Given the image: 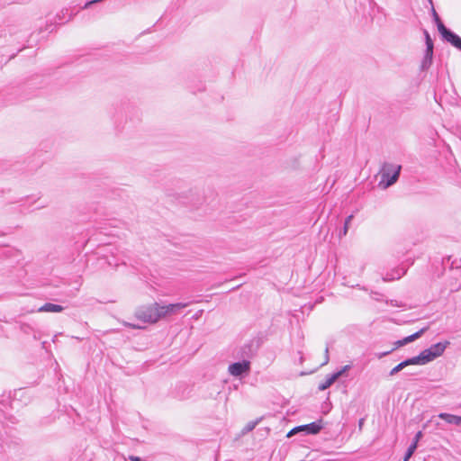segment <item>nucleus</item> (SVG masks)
Wrapping results in <instances>:
<instances>
[{
	"mask_svg": "<svg viewBox=\"0 0 461 461\" xmlns=\"http://www.w3.org/2000/svg\"><path fill=\"white\" fill-rule=\"evenodd\" d=\"M438 418L445 420L449 424L461 425V417L454 414L441 412L438 414Z\"/></svg>",
	"mask_w": 461,
	"mask_h": 461,
	"instance_id": "f8f14e48",
	"label": "nucleus"
},
{
	"mask_svg": "<svg viewBox=\"0 0 461 461\" xmlns=\"http://www.w3.org/2000/svg\"><path fill=\"white\" fill-rule=\"evenodd\" d=\"M340 377V373H334L327 375L325 380L318 385L320 391L328 389L337 379Z\"/></svg>",
	"mask_w": 461,
	"mask_h": 461,
	"instance_id": "1a4fd4ad",
	"label": "nucleus"
},
{
	"mask_svg": "<svg viewBox=\"0 0 461 461\" xmlns=\"http://www.w3.org/2000/svg\"><path fill=\"white\" fill-rule=\"evenodd\" d=\"M329 362V348L326 347L325 348V361L323 363V365L327 364Z\"/></svg>",
	"mask_w": 461,
	"mask_h": 461,
	"instance_id": "aec40b11",
	"label": "nucleus"
},
{
	"mask_svg": "<svg viewBox=\"0 0 461 461\" xmlns=\"http://www.w3.org/2000/svg\"><path fill=\"white\" fill-rule=\"evenodd\" d=\"M189 305L188 303H170L167 305L159 304L160 319L166 318L176 314L181 309H184Z\"/></svg>",
	"mask_w": 461,
	"mask_h": 461,
	"instance_id": "39448f33",
	"label": "nucleus"
},
{
	"mask_svg": "<svg viewBox=\"0 0 461 461\" xmlns=\"http://www.w3.org/2000/svg\"><path fill=\"white\" fill-rule=\"evenodd\" d=\"M459 50H461V49Z\"/></svg>",
	"mask_w": 461,
	"mask_h": 461,
	"instance_id": "a878e982",
	"label": "nucleus"
},
{
	"mask_svg": "<svg viewBox=\"0 0 461 461\" xmlns=\"http://www.w3.org/2000/svg\"><path fill=\"white\" fill-rule=\"evenodd\" d=\"M257 424H258V420L248 422L242 429V434H246V433H249L251 430H253Z\"/></svg>",
	"mask_w": 461,
	"mask_h": 461,
	"instance_id": "dca6fc26",
	"label": "nucleus"
},
{
	"mask_svg": "<svg viewBox=\"0 0 461 461\" xmlns=\"http://www.w3.org/2000/svg\"><path fill=\"white\" fill-rule=\"evenodd\" d=\"M438 30L441 36L449 43H451L454 47L460 50L461 49V37L448 30L444 23L441 22L436 23Z\"/></svg>",
	"mask_w": 461,
	"mask_h": 461,
	"instance_id": "7ed1b4c3",
	"label": "nucleus"
},
{
	"mask_svg": "<svg viewBox=\"0 0 461 461\" xmlns=\"http://www.w3.org/2000/svg\"><path fill=\"white\" fill-rule=\"evenodd\" d=\"M389 353H390V351H387V352L382 353V354L379 356V357H384V356H386V355H387V354H389Z\"/></svg>",
	"mask_w": 461,
	"mask_h": 461,
	"instance_id": "b1692460",
	"label": "nucleus"
},
{
	"mask_svg": "<svg viewBox=\"0 0 461 461\" xmlns=\"http://www.w3.org/2000/svg\"><path fill=\"white\" fill-rule=\"evenodd\" d=\"M429 3H430V5H431V14H432L433 20H434L435 23H438L441 22V20H440V18H439L438 14H437V12H436V10H435V8H434V6H433L432 0H429Z\"/></svg>",
	"mask_w": 461,
	"mask_h": 461,
	"instance_id": "a211bd4d",
	"label": "nucleus"
},
{
	"mask_svg": "<svg viewBox=\"0 0 461 461\" xmlns=\"http://www.w3.org/2000/svg\"><path fill=\"white\" fill-rule=\"evenodd\" d=\"M404 345H405V344L402 342V339L397 340V341L395 342V348H399V347H402V346H404Z\"/></svg>",
	"mask_w": 461,
	"mask_h": 461,
	"instance_id": "5701e85b",
	"label": "nucleus"
},
{
	"mask_svg": "<svg viewBox=\"0 0 461 461\" xmlns=\"http://www.w3.org/2000/svg\"><path fill=\"white\" fill-rule=\"evenodd\" d=\"M349 368V366H345L342 367L341 370L338 371L337 373H340V376Z\"/></svg>",
	"mask_w": 461,
	"mask_h": 461,
	"instance_id": "4be33fe9",
	"label": "nucleus"
},
{
	"mask_svg": "<svg viewBox=\"0 0 461 461\" xmlns=\"http://www.w3.org/2000/svg\"><path fill=\"white\" fill-rule=\"evenodd\" d=\"M426 359L425 354L421 351L418 356L404 360V363L406 366L411 365H426L429 363Z\"/></svg>",
	"mask_w": 461,
	"mask_h": 461,
	"instance_id": "9d476101",
	"label": "nucleus"
},
{
	"mask_svg": "<svg viewBox=\"0 0 461 461\" xmlns=\"http://www.w3.org/2000/svg\"><path fill=\"white\" fill-rule=\"evenodd\" d=\"M402 167L391 163H384L381 169V181L379 185L387 188L393 185L399 178Z\"/></svg>",
	"mask_w": 461,
	"mask_h": 461,
	"instance_id": "f03ea898",
	"label": "nucleus"
},
{
	"mask_svg": "<svg viewBox=\"0 0 461 461\" xmlns=\"http://www.w3.org/2000/svg\"><path fill=\"white\" fill-rule=\"evenodd\" d=\"M63 306L61 305H59V304H54V303H46L45 304H43L42 306H41L39 309H38V312H60L63 311Z\"/></svg>",
	"mask_w": 461,
	"mask_h": 461,
	"instance_id": "9b49d317",
	"label": "nucleus"
},
{
	"mask_svg": "<svg viewBox=\"0 0 461 461\" xmlns=\"http://www.w3.org/2000/svg\"><path fill=\"white\" fill-rule=\"evenodd\" d=\"M159 303H154L140 306L135 311V317L147 323H156L160 320Z\"/></svg>",
	"mask_w": 461,
	"mask_h": 461,
	"instance_id": "f257e3e1",
	"label": "nucleus"
},
{
	"mask_svg": "<svg viewBox=\"0 0 461 461\" xmlns=\"http://www.w3.org/2000/svg\"><path fill=\"white\" fill-rule=\"evenodd\" d=\"M416 448H417L416 443H411L409 446V447H408V449H407V451L405 453L404 460L403 461H408L411 457V456L413 455V453L416 450Z\"/></svg>",
	"mask_w": 461,
	"mask_h": 461,
	"instance_id": "4468645a",
	"label": "nucleus"
},
{
	"mask_svg": "<svg viewBox=\"0 0 461 461\" xmlns=\"http://www.w3.org/2000/svg\"><path fill=\"white\" fill-rule=\"evenodd\" d=\"M321 422H322V420H320L318 421H314V422H312V423H309L306 425L295 427L292 430L289 431V433L287 434V437H291L297 431H301V430H305L307 432V434H312V435L317 434L322 429Z\"/></svg>",
	"mask_w": 461,
	"mask_h": 461,
	"instance_id": "423d86ee",
	"label": "nucleus"
},
{
	"mask_svg": "<svg viewBox=\"0 0 461 461\" xmlns=\"http://www.w3.org/2000/svg\"><path fill=\"white\" fill-rule=\"evenodd\" d=\"M353 217H354L353 214H350L349 216H348L346 218L343 230H341V232L339 234L340 236H342V235L345 236L348 233L349 223L352 221Z\"/></svg>",
	"mask_w": 461,
	"mask_h": 461,
	"instance_id": "2eb2a0df",
	"label": "nucleus"
},
{
	"mask_svg": "<svg viewBox=\"0 0 461 461\" xmlns=\"http://www.w3.org/2000/svg\"><path fill=\"white\" fill-rule=\"evenodd\" d=\"M422 437V432L421 431H418L413 438V442L412 443H416V446L418 445V442L419 440L420 439V438Z\"/></svg>",
	"mask_w": 461,
	"mask_h": 461,
	"instance_id": "6ab92c4d",
	"label": "nucleus"
},
{
	"mask_svg": "<svg viewBox=\"0 0 461 461\" xmlns=\"http://www.w3.org/2000/svg\"><path fill=\"white\" fill-rule=\"evenodd\" d=\"M363 424V420H359V426H361Z\"/></svg>",
	"mask_w": 461,
	"mask_h": 461,
	"instance_id": "393cba45",
	"label": "nucleus"
},
{
	"mask_svg": "<svg viewBox=\"0 0 461 461\" xmlns=\"http://www.w3.org/2000/svg\"><path fill=\"white\" fill-rule=\"evenodd\" d=\"M448 345H449L448 341L438 342V343L431 345L429 348L422 350V352L426 356V358H427L426 360L428 362H431L435 358L440 357L444 353L445 349L447 348V347Z\"/></svg>",
	"mask_w": 461,
	"mask_h": 461,
	"instance_id": "20e7f679",
	"label": "nucleus"
},
{
	"mask_svg": "<svg viewBox=\"0 0 461 461\" xmlns=\"http://www.w3.org/2000/svg\"><path fill=\"white\" fill-rule=\"evenodd\" d=\"M250 370V362L248 360H243L241 362H235L230 364L228 367L229 373L232 376H240L243 374L249 373Z\"/></svg>",
	"mask_w": 461,
	"mask_h": 461,
	"instance_id": "0eeeda50",
	"label": "nucleus"
},
{
	"mask_svg": "<svg viewBox=\"0 0 461 461\" xmlns=\"http://www.w3.org/2000/svg\"><path fill=\"white\" fill-rule=\"evenodd\" d=\"M404 367H406V365L404 363V361L399 363L397 366H395L389 373V375L392 376V375H396L398 372L402 371Z\"/></svg>",
	"mask_w": 461,
	"mask_h": 461,
	"instance_id": "f3484780",
	"label": "nucleus"
},
{
	"mask_svg": "<svg viewBox=\"0 0 461 461\" xmlns=\"http://www.w3.org/2000/svg\"><path fill=\"white\" fill-rule=\"evenodd\" d=\"M424 34L426 41V51L422 60V68H426L431 64L433 56V41L429 36V33L426 30L424 31Z\"/></svg>",
	"mask_w": 461,
	"mask_h": 461,
	"instance_id": "6e6552de",
	"label": "nucleus"
},
{
	"mask_svg": "<svg viewBox=\"0 0 461 461\" xmlns=\"http://www.w3.org/2000/svg\"><path fill=\"white\" fill-rule=\"evenodd\" d=\"M124 325L127 326V327L132 328V329H140V326H137L135 324H131V323H129V322H124Z\"/></svg>",
	"mask_w": 461,
	"mask_h": 461,
	"instance_id": "412c9836",
	"label": "nucleus"
},
{
	"mask_svg": "<svg viewBox=\"0 0 461 461\" xmlns=\"http://www.w3.org/2000/svg\"><path fill=\"white\" fill-rule=\"evenodd\" d=\"M426 330L427 328H422L419 331L403 338L402 342L406 345L408 343L414 341L415 339H419L426 331Z\"/></svg>",
	"mask_w": 461,
	"mask_h": 461,
	"instance_id": "ddd939ff",
	"label": "nucleus"
}]
</instances>
